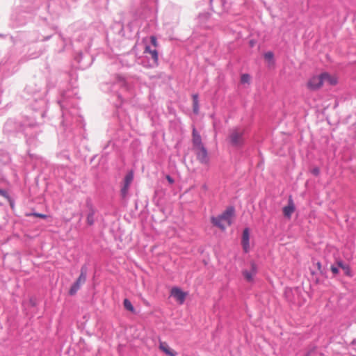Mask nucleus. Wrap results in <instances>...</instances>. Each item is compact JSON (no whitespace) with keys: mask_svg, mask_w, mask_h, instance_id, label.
<instances>
[{"mask_svg":"<svg viewBox=\"0 0 356 356\" xmlns=\"http://www.w3.org/2000/svg\"><path fill=\"white\" fill-rule=\"evenodd\" d=\"M257 266L254 261H251L250 270H244L243 271V275L248 282H251L252 281L253 277L257 274Z\"/></svg>","mask_w":356,"mask_h":356,"instance_id":"6","label":"nucleus"},{"mask_svg":"<svg viewBox=\"0 0 356 356\" xmlns=\"http://www.w3.org/2000/svg\"><path fill=\"white\" fill-rule=\"evenodd\" d=\"M134 179V172L130 171L124 178V186L121 189V193L123 197H125L128 193L129 186Z\"/></svg>","mask_w":356,"mask_h":356,"instance_id":"9","label":"nucleus"},{"mask_svg":"<svg viewBox=\"0 0 356 356\" xmlns=\"http://www.w3.org/2000/svg\"><path fill=\"white\" fill-rule=\"evenodd\" d=\"M75 292H76V291L71 290V291H70V294L71 296H73V295H74V294H75Z\"/></svg>","mask_w":356,"mask_h":356,"instance_id":"28","label":"nucleus"},{"mask_svg":"<svg viewBox=\"0 0 356 356\" xmlns=\"http://www.w3.org/2000/svg\"><path fill=\"white\" fill-rule=\"evenodd\" d=\"M123 304H124V308L127 310H128V311H129V312H131L132 313L134 312V311H135L134 307H133V305H132L131 302L129 301V300H128L127 298L124 299V302H123Z\"/></svg>","mask_w":356,"mask_h":356,"instance_id":"17","label":"nucleus"},{"mask_svg":"<svg viewBox=\"0 0 356 356\" xmlns=\"http://www.w3.org/2000/svg\"><path fill=\"white\" fill-rule=\"evenodd\" d=\"M159 350L165 353L167 356H177V352L172 349L168 343L165 341H159Z\"/></svg>","mask_w":356,"mask_h":356,"instance_id":"8","label":"nucleus"},{"mask_svg":"<svg viewBox=\"0 0 356 356\" xmlns=\"http://www.w3.org/2000/svg\"><path fill=\"white\" fill-rule=\"evenodd\" d=\"M264 58L268 61H270L273 59V54L271 51L266 52L264 54Z\"/></svg>","mask_w":356,"mask_h":356,"instance_id":"22","label":"nucleus"},{"mask_svg":"<svg viewBox=\"0 0 356 356\" xmlns=\"http://www.w3.org/2000/svg\"><path fill=\"white\" fill-rule=\"evenodd\" d=\"M193 111L195 113L198 112V96L197 95H194L193 96Z\"/></svg>","mask_w":356,"mask_h":356,"instance_id":"18","label":"nucleus"},{"mask_svg":"<svg viewBox=\"0 0 356 356\" xmlns=\"http://www.w3.org/2000/svg\"><path fill=\"white\" fill-rule=\"evenodd\" d=\"M337 266L341 268L344 273L347 275H350V269L349 266L345 264L342 261L339 260L337 261Z\"/></svg>","mask_w":356,"mask_h":356,"instance_id":"16","label":"nucleus"},{"mask_svg":"<svg viewBox=\"0 0 356 356\" xmlns=\"http://www.w3.org/2000/svg\"><path fill=\"white\" fill-rule=\"evenodd\" d=\"M250 81V76L248 74H243L241 76V82L242 83H249Z\"/></svg>","mask_w":356,"mask_h":356,"instance_id":"19","label":"nucleus"},{"mask_svg":"<svg viewBox=\"0 0 356 356\" xmlns=\"http://www.w3.org/2000/svg\"><path fill=\"white\" fill-rule=\"evenodd\" d=\"M87 222L90 225H92L94 223V213L92 211L88 213L87 216Z\"/></svg>","mask_w":356,"mask_h":356,"instance_id":"20","label":"nucleus"},{"mask_svg":"<svg viewBox=\"0 0 356 356\" xmlns=\"http://www.w3.org/2000/svg\"><path fill=\"white\" fill-rule=\"evenodd\" d=\"M323 85V74L312 76L307 83V87L310 90H318Z\"/></svg>","mask_w":356,"mask_h":356,"instance_id":"3","label":"nucleus"},{"mask_svg":"<svg viewBox=\"0 0 356 356\" xmlns=\"http://www.w3.org/2000/svg\"><path fill=\"white\" fill-rule=\"evenodd\" d=\"M310 271L311 275L312 276V280L316 283L320 282L321 281V278L324 275V271L323 269L322 268L321 262L314 261L312 266L310 268Z\"/></svg>","mask_w":356,"mask_h":356,"instance_id":"2","label":"nucleus"},{"mask_svg":"<svg viewBox=\"0 0 356 356\" xmlns=\"http://www.w3.org/2000/svg\"><path fill=\"white\" fill-rule=\"evenodd\" d=\"M194 152L196 154L197 159L202 164L208 165L209 163V157L208 155L207 150L203 146L194 149Z\"/></svg>","mask_w":356,"mask_h":356,"instance_id":"5","label":"nucleus"},{"mask_svg":"<svg viewBox=\"0 0 356 356\" xmlns=\"http://www.w3.org/2000/svg\"><path fill=\"white\" fill-rule=\"evenodd\" d=\"M323 83L326 82L330 86H335L338 83V79L336 76L331 75L327 72L322 73Z\"/></svg>","mask_w":356,"mask_h":356,"instance_id":"13","label":"nucleus"},{"mask_svg":"<svg viewBox=\"0 0 356 356\" xmlns=\"http://www.w3.org/2000/svg\"><path fill=\"white\" fill-rule=\"evenodd\" d=\"M318 172H319V170H318V169H317V168H316V169H314V170H313V173H314V174H315V175H318Z\"/></svg>","mask_w":356,"mask_h":356,"instance_id":"27","label":"nucleus"},{"mask_svg":"<svg viewBox=\"0 0 356 356\" xmlns=\"http://www.w3.org/2000/svg\"><path fill=\"white\" fill-rule=\"evenodd\" d=\"M151 43L156 48L158 47L159 44L156 40V38L154 35H152L150 37Z\"/></svg>","mask_w":356,"mask_h":356,"instance_id":"23","label":"nucleus"},{"mask_svg":"<svg viewBox=\"0 0 356 356\" xmlns=\"http://www.w3.org/2000/svg\"><path fill=\"white\" fill-rule=\"evenodd\" d=\"M26 216H35L40 218L45 219L47 218V215L42 214V213H27L26 214Z\"/></svg>","mask_w":356,"mask_h":356,"instance_id":"21","label":"nucleus"},{"mask_svg":"<svg viewBox=\"0 0 356 356\" xmlns=\"http://www.w3.org/2000/svg\"><path fill=\"white\" fill-rule=\"evenodd\" d=\"M250 233L249 229L248 228H245L243 232V236H242V245L243 250L245 252H248L250 250Z\"/></svg>","mask_w":356,"mask_h":356,"instance_id":"10","label":"nucleus"},{"mask_svg":"<svg viewBox=\"0 0 356 356\" xmlns=\"http://www.w3.org/2000/svg\"><path fill=\"white\" fill-rule=\"evenodd\" d=\"M243 135V130L239 129H234L229 136L231 144L236 147L241 146L244 142Z\"/></svg>","mask_w":356,"mask_h":356,"instance_id":"4","label":"nucleus"},{"mask_svg":"<svg viewBox=\"0 0 356 356\" xmlns=\"http://www.w3.org/2000/svg\"><path fill=\"white\" fill-rule=\"evenodd\" d=\"M144 52L149 54L154 60V62L156 64L158 63L159 55L156 49H151L149 46H146Z\"/></svg>","mask_w":356,"mask_h":356,"instance_id":"15","label":"nucleus"},{"mask_svg":"<svg viewBox=\"0 0 356 356\" xmlns=\"http://www.w3.org/2000/svg\"><path fill=\"white\" fill-rule=\"evenodd\" d=\"M234 216V209L233 207H229L220 216L212 217L211 220L215 226L224 230L227 226L231 225Z\"/></svg>","mask_w":356,"mask_h":356,"instance_id":"1","label":"nucleus"},{"mask_svg":"<svg viewBox=\"0 0 356 356\" xmlns=\"http://www.w3.org/2000/svg\"><path fill=\"white\" fill-rule=\"evenodd\" d=\"M193 149L204 146L202 143L201 136L196 132L195 129H193Z\"/></svg>","mask_w":356,"mask_h":356,"instance_id":"14","label":"nucleus"},{"mask_svg":"<svg viewBox=\"0 0 356 356\" xmlns=\"http://www.w3.org/2000/svg\"><path fill=\"white\" fill-rule=\"evenodd\" d=\"M86 280V272L83 268L81 270V274L76 281V282L74 284L71 289H77L79 287L82 286L83 284L85 283Z\"/></svg>","mask_w":356,"mask_h":356,"instance_id":"11","label":"nucleus"},{"mask_svg":"<svg viewBox=\"0 0 356 356\" xmlns=\"http://www.w3.org/2000/svg\"><path fill=\"white\" fill-rule=\"evenodd\" d=\"M330 269H331V271L332 272V273L334 275H337V274L339 273V268H338V267L334 266H332Z\"/></svg>","mask_w":356,"mask_h":356,"instance_id":"24","label":"nucleus"},{"mask_svg":"<svg viewBox=\"0 0 356 356\" xmlns=\"http://www.w3.org/2000/svg\"><path fill=\"white\" fill-rule=\"evenodd\" d=\"M295 211L294 204L291 198L289 200V204L283 208V213L285 217L290 218Z\"/></svg>","mask_w":356,"mask_h":356,"instance_id":"12","label":"nucleus"},{"mask_svg":"<svg viewBox=\"0 0 356 356\" xmlns=\"http://www.w3.org/2000/svg\"><path fill=\"white\" fill-rule=\"evenodd\" d=\"M250 46H251V47H253V46L254 45V42L253 40H251V41L250 42Z\"/></svg>","mask_w":356,"mask_h":356,"instance_id":"29","label":"nucleus"},{"mask_svg":"<svg viewBox=\"0 0 356 356\" xmlns=\"http://www.w3.org/2000/svg\"><path fill=\"white\" fill-rule=\"evenodd\" d=\"M0 195L6 196V193L4 191H3V190H0Z\"/></svg>","mask_w":356,"mask_h":356,"instance_id":"26","label":"nucleus"},{"mask_svg":"<svg viewBox=\"0 0 356 356\" xmlns=\"http://www.w3.org/2000/svg\"><path fill=\"white\" fill-rule=\"evenodd\" d=\"M165 178L170 184H174V179L170 175H166Z\"/></svg>","mask_w":356,"mask_h":356,"instance_id":"25","label":"nucleus"},{"mask_svg":"<svg viewBox=\"0 0 356 356\" xmlns=\"http://www.w3.org/2000/svg\"><path fill=\"white\" fill-rule=\"evenodd\" d=\"M188 293L185 291H170V297L173 298L179 305H182Z\"/></svg>","mask_w":356,"mask_h":356,"instance_id":"7","label":"nucleus"}]
</instances>
